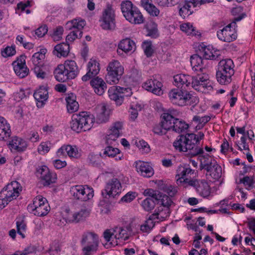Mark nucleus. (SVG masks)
I'll list each match as a JSON object with an SVG mask.
<instances>
[{
	"instance_id": "5fc2aeb1",
	"label": "nucleus",
	"mask_w": 255,
	"mask_h": 255,
	"mask_svg": "<svg viewBox=\"0 0 255 255\" xmlns=\"http://www.w3.org/2000/svg\"><path fill=\"white\" fill-rule=\"evenodd\" d=\"M158 204L164 207V211L167 214L169 213V207L171 205L172 201L171 199L166 195H163L161 199H157Z\"/></svg>"
},
{
	"instance_id": "f3484780",
	"label": "nucleus",
	"mask_w": 255,
	"mask_h": 255,
	"mask_svg": "<svg viewBox=\"0 0 255 255\" xmlns=\"http://www.w3.org/2000/svg\"><path fill=\"white\" fill-rule=\"evenodd\" d=\"M189 185L193 186L197 193L203 198H208L211 194L210 186L205 180H190Z\"/></svg>"
},
{
	"instance_id": "9d476101",
	"label": "nucleus",
	"mask_w": 255,
	"mask_h": 255,
	"mask_svg": "<svg viewBox=\"0 0 255 255\" xmlns=\"http://www.w3.org/2000/svg\"><path fill=\"white\" fill-rule=\"evenodd\" d=\"M132 92L130 88H124L120 86H113L108 90L109 97L115 102L118 106H121L125 97H130Z\"/></svg>"
},
{
	"instance_id": "bf43d9fd",
	"label": "nucleus",
	"mask_w": 255,
	"mask_h": 255,
	"mask_svg": "<svg viewBox=\"0 0 255 255\" xmlns=\"http://www.w3.org/2000/svg\"><path fill=\"white\" fill-rule=\"evenodd\" d=\"M82 31H78L77 32L75 30H72L67 36L66 41L67 42H73L76 38H80L82 37Z\"/></svg>"
},
{
	"instance_id": "0e129e2a",
	"label": "nucleus",
	"mask_w": 255,
	"mask_h": 255,
	"mask_svg": "<svg viewBox=\"0 0 255 255\" xmlns=\"http://www.w3.org/2000/svg\"><path fill=\"white\" fill-rule=\"evenodd\" d=\"M64 30L62 26H59L54 30L52 34V38L54 41H59L62 38Z\"/></svg>"
},
{
	"instance_id": "c756f323",
	"label": "nucleus",
	"mask_w": 255,
	"mask_h": 255,
	"mask_svg": "<svg viewBox=\"0 0 255 255\" xmlns=\"http://www.w3.org/2000/svg\"><path fill=\"white\" fill-rule=\"evenodd\" d=\"M63 65L65 67L67 75L69 74L72 79L77 77L79 73V69L76 63L74 60H67L65 61Z\"/></svg>"
},
{
	"instance_id": "de8ad7c7",
	"label": "nucleus",
	"mask_w": 255,
	"mask_h": 255,
	"mask_svg": "<svg viewBox=\"0 0 255 255\" xmlns=\"http://www.w3.org/2000/svg\"><path fill=\"white\" fill-rule=\"evenodd\" d=\"M211 120L209 116H200L196 115L193 118L192 121L198 124L199 128H202L204 125Z\"/></svg>"
},
{
	"instance_id": "338daca9",
	"label": "nucleus",
	"mask_w": 255,
	"mask_h": 255,
	"mask_svg": "<svg viewBox=\"0 0 255 255\" xmlns=\"http://www.w3.org/2000/svg\"><path fill=\"white\" fill-rule=\"evenodd\" d=\"M130 78L135 82L138 81L141 78V72L136 69H132L129 75Z\"/></svg>"
},
{
	"instance_id": "a19ab883",
	"label": "nucleus",
	"mask_w": 255,
	"mask_h": 255,
	"mask_svg": "<svg viewBox=\"0 0 255 255\" xmlns=\"http://www.w3.org/2000/svg\"><path fill=\"white\" fill-rule=\"evenodd\" d=\"M69 45L66 43H61L54 47V54L58 57H66L69 53Z\"/></svg>"
},
{
	"instance_id": "20e7f679",
	"label": "nucleus",
	"mask_w": 255,
	"mask_h": 255,
	"mask_svg": "<svg viewBox=\"0 0 255 255\" xmlns=\"http://www.w3.org/2000/svg\"><path fill=\"white\" fill-rule=\"evenodd\" d=\"M21 191V186L16 181L8 184L0 192V209H3L9 202L15 199Z\"/></svg>"
},
{
	"instance_id": "69168bd1",
	"label": "nucleus",
	"mask_w": 255,
	"mask_h": 255,
	"mask_svg": "<svg viewBox=\"0 0 255 255\" xmlns=\"http://www.w3.org/2000/svg\"><path fill=\"white\" fill-rule=\"evenodd\" d=\"M159 213L158 215L155 216V217L157 219H163L168 216L169 214V213L167 214L165 212L164 207L161 205H160V206L158 207L157 209L155 210L154 213Z\"/></svg>"
},
{
	"instance_id": "58836bf2",
	"label": "nucleus",
	"mask_w": 255,
	"mask_h": 255,
	"mask_svg": "<svg viewBox=\"0 0 255 255\" xmlns=\"http://www.w3.org/2000/svg\"><path fill=\"white\" fill-rule=\"evenodd\" d=\"M234 74L225 72L223 71L217 70L216 78L217 81L222 85H227L232 81V77Z\"/></svg>"
},
{
	"instance_id": "412c9836",
	"label": "nucleus",
	"mask_w": 255,
	"mask_h": 255,
	"mask_svg": "<svg viewBox=\"0 0 255 255\" xmlns=\"http://www.w3.org/2000/svg\"><path fill=\"white\" fill-rule=\"evenodd\" d=\"M162 121L161 124L156 125L153 128L154 133L158 135L165 134L167 130H171V123L169 119L170 118L166 113H164L162 116Z\"/></svg>"
},
{
	"instance_id": "e433bc0d",
	"label": "nucleus",
	"mask_w": 255,
	"mask_h": 255,
	"mask_svg": "<svg viewBox=\"0 0 255 255\" xmlns=\"http://www.w3.org/2000/svg\"><path fill=\"white\" fill-rule=\"evenodd\" d=\"M67 109L69 113H72L78 110L79 104L76 100V97L73 94H70L66 97Z\"/></svg>"
},
{
	"instance_id": "3c124183",
	"label": "nucleus",
	"mask_w": 255,
	"mask_h": 255,
	"mask_svg": "<svg viewBox=\"0 0 255 255\" xmlns=\"http://www.w3.org/2000/svg\"><path fill=\"white\" fill-rule=\"evenodd\" d=\"M120 153V150L117 148H114L109 145L104 149L102 154L103 157H115L118 154Z\"/></svg>"
},
{
	"instance_id": "a18cd8bd",
	"label": "nucleus",
	"mask_w": 255,
	"mask_h": 255,
	"mask_svg": "<svg viewBox=\"0 0 255 255\" xmlns=\"http://www.w3.org/2000/svg\"><path fill=\"white\" fill-rule=\"evenodd\" d=\"M180 29L188 35H200V33L196 30L193 24L190 23H184L181 24Z\"/></svg>"
},
{
	"instance_id": "423d86ee",
	"label": "nucleus",
	"mask_w": 255,
	"mask_h": 255,
	"mask_svg": "<svg viewBox=\"0 0 255 255\" xmlns=\"http://www.w3.org/2000/svg\"><path fill=\"white\" fill-rule=\"evenodd\" d=\"M50 209L47 199L41 196H36L34 199L33 204L27 206V209L30 213L40 217L46 215Z\"/></svg>"
},
{
	"instance_id": "09e8293b",
	"label": "nucleus",
	"mask_w": 255,
	"mask_h": 255,
	"mask_svg": "<svg viewBox=\"0 0 255 255\" xmlns=\"http://www.w3.org/2000/svg\"><path fill=\"white\" fill-rule=\"evenodd\" d=\"M16 229L18 234L21 236L22 238H25V233L26 230V224L23 220L19 218L16 221Z\"/></svg>"
},
{
	"instance_id": "c85d7f7f",
	"label": "nucleus",
	"mask_w": 255,
	"mask_h": 255,
	"mask_svg": "<svg viewBox=\"0 0 255 255\" xmlns=\"http://www.w3.org/2000/svg\"><path fill=\"white\" fill-rule=\"evenodd\" d=\"M98 114L97 122L99 124L106 123L108 121L110 116V111L105 104H102L97 107Z\"/></svg>"
},
{
	"instance_id": "6ab92c4d",
	"label": "nucleus",
	"mask_w": 255,
	"mask_h": 255,
	"mask_svg": "<svg viewBox=\"0 0 255 255\" xmlns=\"http://www.w3.org/2000/svg\"><path fill=\"white\" fill-rule=\"evenodd\" d=\"M57 155L59 157L68 156L70 158H78L81 156V153L76 145L64 144L57 151Z\"/></svg>"
},
{
	"instance_id": "2eb2a0df",
	"label": "nucleus",
	"mask_w": 255,
	"mask_h": 255,
	"mask_svg": "<svg viewBox=\"0 0 255 255\" xmlns=\"http://www.w3.org/2000/svg\"><path fill=\"white\" fill-rule=\"evenodd\" d=\"M166 113L167 114L168 117H170L169 120L171 123V129L176 132L180 133L188 128V125L184 121L174 117L177 114L176 110L170 109Z\"/></svg>"
},
{
	"instance_id": "8fccbe9b",
	"label": "nucleus",
	"mask_w": 255,
	"mask_h": 255,
	"mask_svg": "<svg viewBox=\"0 0 255 255\" xmlns=\"http://www.w3.org/2000/svg\"><path fill=\"white\" fill-rule=\"evenodd\" d=\"M103 235L105 241L107 242L106 245L109 243L110 245L115 246L118 244V241L114 242V230H107L104 232Z\"/></svg>"
},
{
	"instance_id": "f257e3e1",
	"label": "nucleus",
	"mask_w": 255,
	"mask_h": 255,
	"mask_svg": "<svg viewBox=\"0 0 255 255\" xmlns=\"http://www.w3.org/2000/svg\"><path fill=\"white\" fill-rule=\"evenodd\" d=\"M204 134L199 132L197 134L187 133L179 135L173 142L175 148L180 151L186 152L190 157L198 156L201 169H206L209 166L215 164L216 160L209 154L204 153L203 147L199 145L200 141L203 139Z\"/></svg>"
},
{
	"instance_id": "6e6d98bb",
	"label": "nucleus",
	"mask_w": 255,
	"mask_h": 255,
	"mask_svg": "<svg viewBox=\"0 0 255 255\" xmlns=\"http://www.w3.org/2000/svg\"><path fill=\"white\" fill-rule=\"evenodd\" d=\"M155 3L160 7H168L178 3L180 0H154Z\"/></svg>"
},
{
	"instance_id": "39448f33",
	"label": "nucleus",
	"mask_w": 255,
	"mask_h": 255,
	"mask_svg": "<svg viewBox=\"0 0 255 255\" xmlns=\"http://www.w3.org/2000/svg\"><path fill=\"white\" fill-rule=\"evenodd\" d=\"M244 15H240L234 19V20L222 29L218 30L217 35L218 38L221 41L230 42L236 39L237 33L236 30L237 21L242 19Z\"/></svg>"
},
{
	"instance_id": "9b49d317",
	"label": "nucleus",
	"mask_w": 255,
	"mask_h": 255,
	"mask_svg": "<svg viewBox=\"0 0 255 255\" xmlns=\"http://www.w3.org/2000/svg\"><path fill=\"white\" fill-rule=\"evenodd\" d=\"M70 193L76 200L87 201L94 196V190L87 185H77L71 187Z\"/></svg>"
},
{
	"instance_id": "79ce46f5",
	"label": "nucleus",
	"mask_w": 255,
	"mask_h": 255,
	"mask_svg": "<svg viewBox=\"0 0 255 255\" xmlns=\"http://www.w3.org/2000/svg\"><path fill=\"white\" fill-rule=\"evenodd\" d=\"M192 1V0H185L183 3L180 5L181 7L179 12L183 18H184L192 13L193 11L190 9L192 6L193 7Z\"/></svg>"
},
{
	"instance_id": "ea45409f",
	"label": "nucleus",
	"mask_w": 255,
	"mask_h": 255,
	"mask_svg": "<svg viewBox=\"0 0 255 255\" xmlns=\"http://www.w3.org/2000/svg\"><path fill=\"white\" fill-rule=\"evenodd\" d=\"M204 61L198 54H194L190 57V63L193 70L195 71H201L204 69Z\"/></svg>"
},
{
	"instance_id": "864d4df0",
	"label": "nucleus",
	"mask_w": 255,
	"mask_h": 255,
	"mask_svg": "<svg viewBox=\"0 0 255 255\" xmlns=\"http://www.w3.org/2000/svg\"><path fill=\"white\" fill-rule=\"evenodd\" d=\"M5 126L0 129V140L6 141L10 136L11 131L10 125H5Z\"/></svg>"
},
{
	"instance_id": "13d9d810",
	"label": "nucleus",
	"mask_w": 255,
	"mask_h": 255,
	"mask_svg": "<svg viewBox=\"0 0 255 255\" xmlns=\"http://www.w3.org/2000/svg\"><path fill=\"white\" fill-rule=\"evenodd\" d=\"M16 53L15 46H7L1 51V54L3 57L12 56Z\"/></svg>"
},
{
	"instance_id": "b1692460",
	"label": "nucleus",
	"mask_w": 255,
	"mask_h": 255,
	"mask_svg": "<svg viewBox=\"0 0 255 255\" xmlns=\"http://www.w3.org/2000/svg\"><path fill=\"white\" fill-rule=\"evenodd\" d=\"M162 83L155 79H150L145 82L143 87L147 91H150L157 95L162 94Z\"/></svg>"
},
{
	"instance_id": "e2e57ef3",
	"label": "nucleus",
	"mask_w": 255,
	"mask_h": 255,
	"mask_svg": "<svg viewBox=\"0 0 255 255\" xmlns=\"http://www.w3.org/2000/svg\"><path fill=\"white\" fill-rule=\"evenodd\" d=\"M33 70L38 78L43 79L47 75L46 73L43 71L42 66H34L33 68Z\"/></svg>"
},
{
	"instance_id": "7c9ffc66",
	"label": "nucleus",
	"mask_w": 255,
	"mask_h": 255,
	"mask_svg": "<svg viewBox=\"0 0 255 255\" xmlns=\"http://www.w3.org/2000/svg\"><path fill=\"white\" fill-rule=\"evenodd\" d=\"M174 85L177 87H188L190 86L192 76L189 75L180 74L174 76Z\"/></svg>"
},
{
	"instance_id": "4be33fe9",
	"label": "nucleus",
	"mask_w": 255,
	"mask_h": 255,
	"mask_svg": "<svg viewBox=\"0 0 255 255\" xmlns=\"http://www.w3.org/2000/svg\"><path fill=\"white\" fill-rule=\"evenodd\" d=\"M87 73L82 77L83 81H87L95 77L100 71V64L95 59H91L87 64Z\"/></svg>"
},
{
	"instance_id": "473e14b6",
	"label": "nucleus",
	"mask_w": 255,
	"mask_h": 255,
	"mask_svg": "<svg viewBox=\"0 0 255 255\" xmlns=\"http://www.w3.org/2000/svg\"><path fill=\"white\" fill-rule=\"evenodd\" d=\"M66 72L63 64L59 65L54 72L56 80L60 82H64L69 79H72Z\"/></svg>"
},
{
	"instance_id": "f03ea898",
	"label": "nucleus",
	"mask_w": 255,
	"mask_h": 255,
	"mask_svg": "<svg viewBox=\"0 0 255 255\" xmlns=\"http://www.w3.org/2000/svg\"><path fill=\"white\" fill-rule=\"evenodd\" d=\"M95 118L87 112H82L72 115L70 128L74 131L80 132L90 130L93 126Z\"/></svg>"
},
{
	"instance_id": "052dcab7",
	"label": "nucleus",
	"mask_w": 255,
	"mask_h": 255,
	"mask_svg": "<svg viewBox=\"0 0 255 255\" xmlns=\"http://www.w3.org/2000/svg\"><path fill=\"white\" fill-rule=\"evenodd\" d=\"M120 135L117 133H112L109 131L106 136V143L108 145H111L113 144L114 142H115L117 139L119 137Z\"/></svg>"
},
{
	"instance_id": "393cba45",
	"label": "nucleus",
	"mask_w": 255,
	"mask_h": 255,
	"mask_svg": "<svg viewBox=\"0 0 255 255\" xmlns=\"http://www.w3.org/2000/svg\"><path fill=\"white\" fill-rule=\"evenodd\" d=\"M136 168L137 171L145 177H150L154 174L152 167L147 162L139 161L136 163Z\"/></svg>"
},
{
	"instance_id": "f704fd0d",
	"label": "nucleus",
	"mask_w": 255,
	"mask_h": 255,
	"mask_svg": "<svg viewBox=\"0 0 255 255\" xmlns=\"http://www.w3.org/2000/svg\"><path fill=\"white\" fill-rule=\"evenodd\" d=\"M140 3L150 15L153 16L159 15V10L152 3L151 0H140Z\"/></svg>"
},
{
	"instance_id": "0eeeda50",
	"label": "nucleus",
	"mask_w": 255,
	"mask_h": 255,
	"mask_svg": "<svg viewBox=\"0 0 255 255\" xmlns=\"http://www.w3.org/2000/svg\"><path fill=\"white\" fill-rule=\"evenodd\" d=\"M124 71L123 67L118 60H113L109 63L107 67V82L111 85L118 83Z\"/></svg>"
},
{
	"instance_id": "49530a36",
	"label": "nucleus",
	"mask_w": 255,
	"mask_h": 255,
	"mask_svg": "<svg viewBox=\"0 0 255 255\" xmlns=\"http://www.w3.org/2000/svg\"><path fill=\"white\" fill-rule=\"evenodd\" d=\"M213 48L210 46L202 47L200 51L202 50L203 56L205 59L215 60L217 59V55H213Z\"/></svg>"
},
{
	"instance_id": "a211bd4d",
	"label": "nucleus",
	"mask_w": 255,
	"mask_h": 255,
	"mask_svg": "<svg viewBox=\"0 0 255 255\" xmlns=\"http://www.w3.org/2000/svg\"><path fill=\"white\" fill-rule=\"evenodd\" d=\"M36 175L43 181L44 186H48L56 180V174L50 172L46 166L39 167L37 169Z\"/></svg>"
},
{
	"instance_id": "2f4dec72",
	"label": "nucleus",
	"mask_w": 255,
	"mask_h": 255,
	"mask_svg": "<svg viewBox=\"0 0 255 255\" xmlns=\"http://www.w3.org/2000/svg\"><path fill=\"white\" fill-rule=\"evenodd\" d=\"M118 48L125 53L133 52L135 48V42L129 38H126L120 41Z\"/></svg>"
},
{
	"instance_id": "c03bdc74",
	"label": "nucleus",
	"mask_w": 255,
	"mask_h": 255,
	"mask_svg": "<svg viewBox=\"0 0 255 255\" xmlns=\"http://www.w3.org/2000/svg\"><path fill=\"white\" fill-rule=\"evenodd\" d=\"M46 52L45 49H41L40 52H36L32 55L31 60L33 67L42 65V60L45 58Z\"/></svg>"
},
{
	"instance_id": "5701e85b",
	"label": "nucleus",
	"mask_w": 255,
	"mask_h": 255,
	"mask_svg": "<svg viewBox=\"0 0 255 255\" xmlns=\"http://www.w3.org/2000/svg\"><path fill=\"white\" fill-rule=\"evenodd\" d=\"M194 171L188 165H181L177 169L176 180L177 182H188V178L193 174Z\"/></svg>"
},
{
	"instance_id": "4c0bfd02",
	"label": "nucleus",
	"mask_w": 255,
	"mask_h": 255,
	"mask_svg": "<svg viewBox=\"0 0 255 255\" xmlns=\"http://www.w3.org/2000/svg\"><path fill=\"white\" fill-rule=\"evenodd\" d=\"M114 237L116 241L123 242L127 240L129 238L128 228L116 227L114 230Z\"/></svg>"
},
{
	"instance_id": "f8f14e48",
	"label": "nucleus",
	"mask_w": 255,
	"mask_h": 255,
	"mask_svg": "<svg viewBox=\"0 0 255 255\" xmlns=\"http://www.w3.org/2000/svg\"><path fill=\"white\" fill-rule=\"evenodd\" d=\"M81 243L85 247L83 251L85 255H90L96 252L98 246V237L93 232H87L83 235Z\"/></svg>"
},
{
	"instance_id": "6e6552de",
	"label": "nucleus",
	"mask_w": 255,
	"mask_h": 255,
	"mask_svg": "<svg viewBox=\"0 0 255 255\" xmlns=\"http://www.w3.org/2000/svg\"><path fill=\"white\" fill-rule=\"evenodd\" d=\"M190 86L195 90L206 93L212 90V82L209 76L206 73L199 74L192 76Z\"/></svg>"
},
{
	"instance_id": "603ef678",
	"label": "nucleus",
	"mask_w": 255,
	"mask_h": 255,
	"mask_svg": "<svg viewBox=\"0 0 255 255\" xmlns=\"http://www.w3.org/2000/svg\"><path fill=\"white\" fill-rule=\"evenodd\" d=\"M141 205L145 211L149 212L154 209L155 203L153 198H146L141 202Z\"/></svg>"
},
{
	"instance_id": "4468645a",
	"label": "nucleus",
	"mask_w": 255,
	"mask_h": 255,
	"mask_svg": "<svg viewBox=\"0 0 255 255\" xmlns=\"http://www.w3.org/2000/svg\"><path fill=\"white\" fill-rule=\"evenodd\" d=\"M101 26L105 30H111L115 27V10L111 6H108L104 9L100 20Z\"/></svg>"
},
{
	"instance_id": "4d7b16f0",
	"label": "nucleus",
	"mask_w": 255,
	"mask_h": 255,
	"mask_svg": "<svg viewBox=\"0 0 255 255\" xmlns=\"http://www.w3.org/2000/svg\"><path fill=\"white\" fill-rule=\"evenodd\" d=\"M142 47L145 54L147 57H150L153 52L152 45L151 41H144L142 43Z\"/></svg>"
},
{
	"instance_id": "cd10ccee",
	"label": "nucleus",
	"mask_w": 255,
	"mask_h": 255,
	"mask_svg": "<svg viewBox=\"0 0 255 255\" xmlns=\"http://www.w3.org/2000/svg\"><path fill=\"white\" fill-rule=\"evenodd\" d=\"M205 170H206V175L208 179L218 180L222 176V167L218 164L217 162Z\"/></svg>"
},
{
	"instance_id": "37998d69",
	"label": "nucleus",
	"mask_w": 255,
	"mask_h": 255,
	"mask_svg": "<svg viewBox=\"0 0 255 255\" xmlns=\"http://www.w3.org/2000/svg\"><path fill=\"white\" fill-rule=\"evenodd\" d=\"M86 25V22L84 20L81 19H74L66 23V26L69 29L78 31H82V29Z\"/></svg>"
},
{
	"instance_id": "7ed1b4c3",
	"label": "nucleus",
	"mask_w": 255,
	"mask_h": 255,
	"mask_svg": "<svg viewBox=\"0 0 255 255\" xmlns=\"http://www.w3.org/2000/svg\"><path fill=\"white\" fill-rule=\"evenodd\" d=\"M121 9L124 16L130 23L139 24L143 22V16L139 9L129 0L122 1Z\"/></svg>"
},
{
	"instance_id": "1a4fd4ad",
	"label": "nucleus",
	"mask_w": 255,
	"mask_h": 255,
	"mask_svg": "<svg viewBox=\"0 0 255 255\" xmlns=\"http://www.w3.org/2000/svg\"><path fill=\"white\" fill-rule=\"evenodd\" d=\"M170 101L174 105L184 106L190 104L192 99V95L186 91L179 89H173L168 93Z\"/></svg>"
},
{
	"instance_id": "aec40b11",
	"label": "nucleus",
	"mask_w": 255,
	"mask_h": 255,
	"mask_svg": "<svg viewBox=\"0 0 255 255\" xmlns=\"http://www.w3.org/2000/svg\"><path fill=\"white\" fill-rule=\"evenodd\" d=\"M12 65L15 74L19 78H24L28 74L29 69L25 64V56H20L12 63Z\"/></svg>"
},
{
	"instance_id": "c9c22d12",
	"label": "nucleus",
	"mask_w": 255,
	"mask_h": 255,
	"mask_svg": "<svg viewBox=\"0 0 255 255\" xmlns=\"http://www.w3.org/2000/svg\"><path fill=\"white\" fill-rule=\"evenodd\" d=\"M9 144L12 149L18 151H23L27 147L26 142L17 136L13 137Z\"/></svg>"
},
{
	"instance_id": "680f3d73",
	"label": "nucleus",
	"mask_w": 255,
	"mask_h": 255,
	"mask_svg": "<svg viewBox=\"0 0 255 255\" xmlns=\"http://www.w3.org/2000/svg\"><path fill=\"white\" fill-rule=\"evenodd\" d=\"M123 123L120 121L116 122L113 123L112 126L111 127L109 131L112 133H117L120 135V131L122 130L123 128Z\"/></svg>"
},
{
	"instance_id": "ddd939ff",
	"label": "nucleus",
	"mask_w": 255,
	"mask_h": 255,
	"mask_svg": "<svg viewBox=\"0 0 255 255\" xmlns=\"http://www.w3.org/2000/svg\"><path fill=\"white\" fill-rule=\"evenodd\" d=\"M122 191L120 181L116 178L110 180L106 185L105 189L102 191V195L105 198H115L119 195Z\"/></svg>"
},
{
	"instance_id": "bb28decb",
	"label": "nucleus",
	"mask_w": 255,
	"mask_h": 255,
	"mask_svg": "<svg viewBox=\"0 0 255 255\" xmlns=\"http://www.w3.org/2000/svg\"><path fill=\"white\" fill-rule=\"evenodd\" d=\"M33 96L37 101V107H42L48 98V92L44 86L40 87L34 93Z\"/></svg>"
},
{
	"instance_id": "a878e982",
	"label": "nucleus",
	"mask_w": 255,
	"mask_h": 255,
	"mask_svg": "<svg viewBox=\"0 0 255 255\" xmlns=\"http://www.w3.org/2000/svg\"><path fill=\"white\" fill-rule=\"evenodd\" d=\"M90 84L95 93L98 95H102L107 89L106 83L99 77L93 78L90 81Z\"/></svg>"
},
{
	"instance_id": "dca6fc26",
	"label": "nucleus",
	"mask_w": 255,
	"mask_h": 255,
	"mask_svg": "<svg viewBox=\"0 0 255 255\" xmlns=\"http://www.w3.org/2000/svg\"><path fill=\"white\" fill-rule=\"evenodd\" d=\"M91 211L90 206L85 205L81 207L80 210L75 212L69 213L66 220L69 223H77L83 221L89 216Z\"/></svg>"
},
{
	"instance_id": "72a5a7b5",
	"label": "nucleus",
	"mask_w": 255,
	"mask_h": 255,
	"mask_svg": "<svg viewBox=\"0 0 255 255\" xmlns=\"http://www.w3.org/2000/svg\"><path fill=\"white\" fill-rule=\"evenodd\" d=\"M234 64L233 60L231 59H226L219 62L217 70L234 74Z\"/></svg>"
},
{
	"instance_id": "774afa93",
	"label": "nucleus",
	"mask_w": 255,
	"mask_h": 255,
	"mask_svg": "<svg viewBox=\"0 0 255 255\" xmlns=\"http://www.w3.org/2000/svg\"><path fill=\"white\" fill-rule=\"evenodd\" d=\"M50 143L41 142L38 147V151L40 154L47 153L50 150Z\"/></svg>"
}]
</instances>
